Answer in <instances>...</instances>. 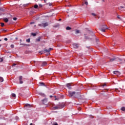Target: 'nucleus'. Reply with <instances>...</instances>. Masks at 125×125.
Segmentation results:
<instances>
[{
    "label": "nucleus",
    "mask_w": 125,
    "mask_h": 125,
    "mask_svg": "<svg viewBox=\"0 0 125 125\" xmlns=\"http://www.w3.org/2000/svg\"><path fill=\"white\" fill-rule=\"evenodd\" d=\"M106 86V84H104L103 85V87H104V86Z\"/></svg>",
    "instance_id": "a18cd8bd"
},
{
    "label": "nucleus",
    "mask_w": 125,
    "mask_h": 125,
    "mask_svg": "<svg viewBox=\"0 0 125 125\" xmlns=\"http://www.w3.org/2000/svg\"><path fill=\"white\" fill-rule=\"evenodd\" d=\"M68 96L69 97H73V96L74 97H79V96H81V93L80 92H76L75 91L72 92L71 91H69Z\"/></svg>",
    "instance_id": "f257e3e1"
},
{
    "label": "nucleus",
    "mask_w": 125,
    "mask_h": 125,
    "mask_svg": "<svg viewBox=\"0 0 125 125\" xmlns=\"http://www.w3.org/2000/svg\"><path fill=\"white\" fill-rule=\"evenodd\" d=\"M13 20H14L15 21H16L17 20V18H14Z\"/></svg>",
    "instance_id": "f704fd0d"
},
{
    "label": "nucleus",
    "mask_w": 125,
    "mask_h": 125,
    "mask_svg": "<svg viewBox=\"0 0 125 125\" xmlns=\"http://www.w3.org/2000/svg\"><path fill=\"white\" fill-rule=\"evenodd\" d=\"M92 15H93V16H96V14L95 13H92Z\"/></svg>",
    "instance_id": "2f4dec72"
},
{
    "label": "nucleus",
    "mask_w": 125,
    "mask_h": 125,
    "mask_svg": "<svg viewBox=\"0 0 125 125\" xmlns=\"http://www.w3.org/2000/svg\"><path fill=\"white\" fill-rule=\"evenodd\" d=\"M105 30H106V29H104L102 28H100V31H101L102 32H104V33L105 32Z\"/></svg>",
    "instance_id": "2eb2a0df"
},
{
    "label": "nucleus",
    "mask_w": 125,
    "mask_h": 125,
    "mask_svg": "<svg viewBox=\"0 0 125 125\" xmlns=\"http://www.w3.org/2000/svg\"><path fill=\"white\" fill-rule=\"evenodd\" d=\"M26 107H28V108H30V107H31V104H26Z\"/></svg>",
    "instance_id": "412c9836"
},
{
    "label": "nucleus",
    "mask_w": 125,
    "mask_h": 125,
    "mask_svg": "<svg viewBox=\"0 0 125 125\" xmlns=\"http://www.w3.org/2000/svg\"><path fill=\"white\" fill-rule=\"evenodd\" d=\"M1 46V45H0V47Z\"/></svg>",
    "instance_id": "6e6d98bb"
},
{
    "label": "nucleus",
    "mask_w": 125,
    "mask_h": 125,
    "mask_svg": "<svg viewBox=\"0 0 125 125\" xmlns=\"http://www.w3.org/2000/svg\"><path fill=\"white\" fill-rule=\"evenodd\" d=\"M30 39H28L26 40L27 42H30Z\"/></svg>",
    "instance_id": "c756f323"
},
{
    "label": "nucleus",
    "mask_w": 125,
    "mask_h": 125,
    "mask_svg": "<svg viewBox=\"0 0 125 125\" xmlns=\"http://www.w3.org/2000/svg\"><path fill=\"white\" fill-rule=\"evenodd\" d=\"M30 125H33V124H32V123H31V124H30Z\"/></svg>",
    "instance_id": "3c124183"
},
{
    "label": "nucleus",
    "mask_w": 125,
    "mask_h": 125,
    "mask_svg": "<svg viewBox=\"0 0 125 125\" xmlns=\"http://www.w3.org/2000/svg\"><path fill=\"white\" fill-rule=\"evenodd\" d=\"M42 103L43 104H45L47 102V99H44L43 100H42Z\"/></svg>",
    "instance_id": "f8f14e48"
},
{
    "label": "nucleus",
    "mask_w": 125,
    "mask_h": 125,
    "mask_svg": "<svg viewBox=\"0 0 125 125\" xmlns=\"http://www.w3.org/2000/svg\"><path fill=\"white\" fill-rule=\"evenodd\" d=\"M113 74L116 75V76H120L121 75V72L118 71H113Z\"/></svg>",
    "instance_id": "39448f33"
},
{
    "label": "nucleus",
    "mask_w": 125,
    "mask_h": 125,
    "mask_svg": "<svg viewBox=\"0 0 125 125\" xmlns=\"http://www.w3.org/2000/svg\"><path fill=\"white\" fill-rule=\"evenodd\" d=\"M0 24H1V27L4 26V23L3 22H1Z\"/></svg>",
    "instance_id": "a878e982"
},
{
    "label": "nucleus",
    "mask_w": 125,
    "mask_h": 125,
    "mask_svg": "<svg viewBox=\"0 0 125 125\" xmlns=\"http://www.w3.org/2000/svg\"><path fill=\"white\" fill-rule=\"evenodd\" d=\"M39 6H40V7H42V5L39 4Z\"/></svg>",
    "instance_id": "4c0bfd02"
},
{
    "label": "nucleus",
    "mask_w": 125,
    "mask_h": 125,
    "mask_svg": "<svg viewBox=\"0 0 125 125\" xmlns=\"http://www.w3.org/2000/svg\"><path fill=\"white\" fill-rule=\"evenodd\" d=\"M61 20H62L61 19H60L59 20V21H61Z\"/></svg>",
    "instance_id": "49530a36"
},
{
    "label": "nucleus",
    "mask_w": 125,
    "mask_h": 125,
    "mask_svg": "<svg viewBox=\"0 0 125 125\" xmlns=\"http://www.w3.org/2000/svg\"><path fill=\"white\" fill-rule=\"evenodd\" d=\"M66 85L67 87L68 88V89H71L72 88V85H71V84L67 83Z\"/></svg>",
    "instance_id": "0eeeda50"
},
{
    "label": "nucleus",
    "mask_w": 125,
    "mask_h": 125,
    "mask_svg": "<svg viewBox=\"0 0 125 125\" xmlns=\"http://www.w3.org/2000/svg\"><path fill=\"white\" fill-rule=\"evenodd\" d=\"M51 50H52V48H49L48 49H44V53H49Z\"/></svg>",
    "instance_id": "20e7f679"
},
{
    "label": "nucleus",
    "mask_w": 125,
    "mask_h": 125,
    "mask_svg": "<svg viewBox=\"0 0 125 125\" xmlns=\"http://www.w3.org/2000/svg\"><path fill=\"white\" fill-rule=\"evenodd\" d=\"M121 110L122 111H125V107H123L121 108Z\"/></svg>",
    "instance_id": "5701e85b"
},
{
    "label": "nucleus",
    "mask_w": 125,
    "mask_h": 125,
    "mask_svg": "<svg viewBox=\"0 0 125 125\" xmlns=\"http://www.w3.org/2000/svg\"><path fill=\"white\" fill-rule=\"evenodd\" d=\"M2 82H3V78L0 77V82L2 83Z\"/></svg>",
    "instance_id": "a211bd4d"
},
{
    "label": "nucleus",
    "mask_w": 125,
    "mask_h": 125,
    "mask_svg": "<svg viewBox=\"0 0 125 125\" xmlns=\"http://www.w3.org/2000/svg\"><path fill=\"white\" fill-rule=\"evenodd\" d=\"M115 60H116V58H113L112 59L110 60V62H113V61H115Z\"/></svg>",
    "instance_id": "f3484780"
},
{
    "label": "nucleus",
    "mask_w": 125,
    "mask_h": 125,
    "mask_svg": "<svg viewBox=\"0 0 125 125\" xmlns=\"http://www.w3.org/2000/svg\"><path fill=\"white\" fill-rule=\"evenodd\" d=\"M47 65V62H42V66L44 67V66H46Z\"/></svg>",
    "instance_id": "6e6552de"
},
{
    "label": "nucleus",
    "mask_w": 125,
    "mask_h": 125,
    "mask_svg": "<svg viewBox=\"0 0 125 125\" xmlns=\"http://www.w3.org/2000/svg\"><path fill=\"white\" fill-rule=\"evenodd\" d=\"M12 97H16V94H15V93H13L12 94Z\"/></svg>",
    "instance_id": "4be33fe9"
},
{
    "label": "nucleus",
    "mask_w": 125,
    "mask_h": 125,
    "mask_svg": "<svg viewBox=\"0 0 125 125\" xmlns=\"http://www.w3.org/2000/svg\"><path fill=\"white\" fill-rule=\"evenodd\" d=\"M72 45L74 48H78L79 47V45L76 43H73Z\"/></svg>",
    "instance_id": "423d86ee"
},
{
    "label": "nucleus",
    "mask_w": 125,
    "mask_h": 125,
    "mask_svg": "<svg viewBox=\"0 0 125 125\" xmlns=\"http://www.w3.org/2000/svg\"><path fill=\"white\" fill-rule=\"evenodd\" d=\"M34 23H35V22L32 21L30 22V25H32V24H34Z\"/></svg>",
    "instance_id": "c9c22d12"
},
{
    "label": "nucleus",
    "mask_w": 125,
    "mask_h": 125,
    "mask_svg": "<svg viewBox=\"0 0 125 125\" xmlns=\"http://www.w3.org/2000/svg\"><path fill=\"white\" fill-rule=\"evenodd\" d=\"M75 34H80V30H76Z\"/></svg>",
    "instance_id": "6ab92c4d"
},
{
    "label": "nucleus",
    "mask_w": 125,
    "mask_h": 125,
    "mask_svg": "<svg viewBox=\"0 0 125 125\" xmlns=\"http://www.w3.org/2000/svg\"><path fill=\"white\" fill-rule=\"evenodd\" d=\"M38 7H39V6L37 4L34 5V8H38Z\"/></svg>",
    "instance_id": "cd10ccee"
},
{
    "label": "nucleus",
    "mask_w": 125,
    "mask_h": 125,
    "mask_svg": "<svg viewBox=\"0 0 125 125\" xmlns=\"http://www.w3.org/2000/svg\"><path fill=\"white\" fill-rule=\"evenodd\" d=\"M13 66H16V63H14Z\"/></svg>",
    "instance_id": "79ce46f5"
},
{
    "label": "nucleus",
    "mask_w": 125,
    "mask_h": 125,
    "mask_svg": "<svg viewBox=\"0 0 125 125\" xmlns=\"http://www.w3.org/2000/svg\"><path fill=\"white\" fill-rule=\"evenodd\" d=\"M38 94H39V95H41V96H43V97H45V95H44V93H42V92H38Z\"/></svg>",
    "instance_id": "9b49d317"
},
{
    "label": "nucleus",
    "mask_w": 125,
    "mask_h": 125,
    "mask_svg": "<svg viewBox=\"0 0 125 125\" xmlns=\"http://www.w3.org/2000/svg\"><path fill=\"white\" fill-rule=\"evenodd\" d=\"M93 36H95V35H94V34H93Z\"/></svg>",
    "instance_id": "603ef678"
},
{
    "label": "nucleus",
    "mask_w": 125,
    "mask_h": 125,
    "mask_svg": "<svg viewBox=\"0 0 125 125\" xmlns=\"http://www.w3.org/2000/svg\"><path fill=\"white\" fill-rule=\"evenodd\" d=\"M50 98H51L52 97V95H50Z\"/></svg>",
    "instance_id": "de8ad7c7"
},
{
    "label": "nucleus",
    "mask_w": 125,
    "mask_h": 125,
    "mask_svg": "<svg viewBox=\"0 0 125 125\" xmlns=\"http://www.w3.org/2000/svg\"><path fill=\"white\" fill-rule=\"evenodd\" d=\"M36 42H41V37H39L37 39H36Z\"/></svg>",
    "instance_id": "aec40b11"
},
{
    "label": "nucleus",
    "mask_w": 125,
    "mask_h": 125,
    "mask_svg": "<svg viewBox=\"0 0 125 125\" xmlns=\"http://www.w3.org/2000/svg\"><path fill=\"white\" fill-rule=\"evenodd\" d=\"M20 45H23V46H27V45H28V44H25V43H20Z\"/></svg>",
    "instance_id": "dca6fc26"
},
{
    "label": "nucleus",
    "mask_w": 125,
    "mask_h": 125,
    "mask_svg": "<svg viewBox=\"0 0 125 125\" xmlns=\"http://www.w3.org/2000/svg\"><path fill=\"white\" fill-rule=\"evenodd\" d=\"M4 41H7V38H4Z\"/></svg>",
    "instance_id": "a19ab883"
},
{
    "label": "nucleus",
    "mask_w": 125,
    "mask_h": 125,
    "mask_svg": "<svg viewBox=\"0 0 125 125\" xmlns=\"http://www.w3.org/2000/svg\"><path fill=\"white\" fill-rule=\"evenodd\" d=\"M71 27H69V26H67L66 27V30H71Z\"/></svg>",
    "instance_id": "b1692460"
},
{
    "label": "nucleus",
    "mask_w": 125,
    "mask_h": 125,
    "mask_svg": "<svg viewBox=\"0 0 125 125\" xmlns=\"http://www.w3.org/2000/svg\"><path fill=\"white\" fill-rule=\"evenodd\" d=\"M11 48H14V45L13 44L11 45Z\"/></svg>",
    "instance_id": "7c9ffc66"
},
{
    "label": "nucleus",
    "mask_w": 125,
    "mask_h": 125,
    "mask_svg": "<svg viewBox=\"0 0 125 125\" xmlns=\"http://www.w3.org/2000/svg\"><path fill=\"white\" fill-rule=\"evenodd\" d=\"M96 42H99V40L97 39H96Z\"/></svg>",
    "instance_id": "473e14b6"
},
{
    "label": "nucleus",
    "mask_w": 125,
    "mask_h": 125,
    "mask_svg": "<svg viewBox=\"0 0 125 125\" xmlns=\"http://www.w3.org/2000/svg\"><path fill=\"white\" fill-rule=\"evenodd\" d=\"M22 76H20L19 77L20 83L21 84L23 83V81H22Z\"/></svg>",
    "instance_id": "1a4fd4ad"
},
{
    "label": "nucleus",
    "mask_w": 125,
    "mask_h": 125,
    "mask_svg": "<svg viewBox=\"0 0 125 125\" xmlns=\"http://www.w3.org/2000/svg\"><path fill=\"white\" fill-rule=\"evenodd\" d=\"M48 4H49V6H51V5H52L51 3H49Z\"/></svg>",
    "instance_id": "58836bf2"
},
{
    "label": "nucleus",
    "mask_w": 125,
    "mask_h": 125,
    "mask_svg": "<svg viewBox=\"0 0 125 125\" xmlns=\"http://www.w3.org/2000/svg\"><path fill=\"white\" fill-rule=\"evenodd\" d=\"M85 4H86V5H87V4H88L87 1L85 2Z\"/></svg>",
    "instance_id": "e433bc0d"
},
{
    "label": "nucleus",
    "mask_w": 125,
    "mask_h": 125,
    "mask_svg": "<svg viewBox=\"0 0 125 125\" xmlns=\"http://www.w3.org/2000/svg\"><path fill=\"white\" fill-rule=\"evenodd\" d=\"M3 61V60L2 59H1L0 62H2Z\"/></svg>",
    "instance_id": "ea45409f"
},
{
    "label": "nucleus",
    "mask_w": 125,
    "mask_h": 125,
    "mask_svg": "<svg viewBox=\"0 0 125 125\" xmlns=\"http://www.w3.org/2000/svg\"><path fill=\"white\" fill-rule=\"evenodd\" d=\"M27 5H28V4H24L23 5V6L25 7V6H27Z\"/></svg>",
    "instance_id": "72a5a7b5"
},
{
    "label": "nucleus",
    "mask_w": 125,
    "mask_h": 125,
    "mask_svg": "<svg viewBox=\"0 0 125 125\" xmlns=\"http://www.w3.org/2000/svg\"><path fill=\"white\" fill-rule=\"evenodd\" d=\"M120 61H122V60L121 59H119Z\"/></svg>",
    "instance_id": "8fccbe9b"
},
{
    "label": "nucleus",
    "mask_w": 125,
    "mask_h": 125,
    "mask_svg": "<svg viewBox=\"0 0 125 125\" xmlns=\"http://www.w3.org/2000/svg\"><path fill=\"white\" fill-rule=\"evenodd\" d=\"M39 83L41 86H44V85H45L44 83H43L42 82H40V83Z\"/></svg>",
    "instance_id": "4468645a"
},
{
    "label": "nucleus",
    "mask_w": 125,
    "mask_h": 125,
    "mask_svg": "<svg viewBox=\"0 0 125 125\" xmlns=\"http://www.w3.org/2000/svg\"><path fill=\"white\" fill-rule=\"evenodd\" d=\"M117 18H119V19H121V17H120V16H118Z\"/></svg>",
    "instance_id": "37998d69"
},
{
    "label": "nucleus",
    "mask_w": 125,
    "mask_h": 125,
    "mask_svg": "<svg viewBox=\"0 0 125 125\" xmlns=\"http://www.w3.org/2000/svg\"><path fill=\"white\" fill-rule=\"evenodd\" d=\"M17 39H18L17 38H16V40H17Z\"/></svg>",
    "instance_id": "864d4df0"
},
{
    "label": "nucleus",
    "mask_w": 125,
    "mask_h": 125,
    "mask_svg": "<svg viewBox=\"0 0 125 125\" xmlns=\"http://www.w3.org/2000/svg\"><path fill=\"white\" fill-rule=\"evenodd\" d=\"M54 125H58L57 124H55Z\"/></svg>",
    "instance_id": "09e8293b"
},
{
    "label": "nucleus",
    "mask_w": 125,
    "mask_h": 125,
    "mask_svg": "<svg viewBox=\"0 0 125 125\" xmlns=\"http://www.w3.org/2000/svg\"><path fill=\"white\" fill-rule=\"evenodd\" d=\"M84 38L86 40H89L90 39L89 37H88V36H85Z\"/></svg>",
    "instance_id": "393cba45"
},
{
    "label": "nucleus",
    "mask_w": 125,
    "mask_h": 125,
    "mask_svg": "<svg viewBox=\"0 0 125 125\" xmlns=\"http://www.w3.org/2000/svg\"><path fill=\"white\" fill-rule=\"evenodd\" d=\"M31 35L33 36V37H36V33H31Z\"/></svg>",
    "instance_id": "c85d7f7f"
},
{
    "label": "nucleus",
    "mask_w": 125,
    "mask_h": 125,
    "mask_svg": "<svg viewBox=\"0 0 125 125\" xmlns=\"http://www.w3.org/2000/svg\"><path fill=\"white\" fill-rule=\"evenodd\" d=\"M102 28L104 29V30H107L108 29V27L107 26V25H103V26L102 27Z\"/></svg>",
    "instance_id": "9d476101"
},
{
    "label": "nucleus",
    "mask_w": 125,
    "mask_h": 125,
    "mask_svg": "<svg viewBox=\"0 0 125 125\" xmlns=\"http://www.w3.org/2000/svg\"><path fill=\"white\" fill-rule=\"evenodd\" d=\"M21 42H22V40H20V43H21Z\"/></svg>",
    "instance_id": "c03bdc74"
},
{
    "label": "nucleus",
    "mask_w": 125,
    "mask_h": 125,
    "mask_svg": "<svg viewBox=\"0 0 125 125\" xmlns=\"http://www.w3.org/2000/svg\"><path fill=\"white\" fill-rule=\"evenodd\" d=\"M40 53H41V54H43V53H44V51H42L40 52Z\"/></svg>",
    "instance_id": "bb28decb"
},
{
    "label": "nucleus",
    "mask_w": 125,
    "mask_h": 125,
    "mask_svg": "<svg viewBox=\"0 0 125 125\" xmlns=\"http://www.w3.org/2000/svg\"><path fill=\"white\" fill-rule=\"evenodd\" d=\"M38 26H39V27H43V28H45V27H47V26H48V23L47 22L42 23L39 24Z\"/></svg>",
    "instance_id": "7ed1b4c3"
},
{
    "label": "nucleus",
    "mask_w": 125,
    "mask_h": 125,
    "mask_svg": "<svg viewBox=\"0 0 125 125\" xmlns=\"http://www.w3.org/2000/svg\"><path fill=\"white\" fill-rule=\"evenodd\" d=\"M3 21H4V22H5L6 23H7V22H8V19L5 18H3Z\"/></svg>",
    "instance_id": "ddd939ff"
},
{
    "label": "nucleus",
    "mask_w": 125,
    "mask_h": 125,
    "mask_svg": "<svg viewBox=\"0 0 125 125\" xmlns=\"http://www.w3.org/2000/svg\"><path fill=\"white\" fill-rule=\"evenodd\" d=\"M64 107H65V104H58L56 106L54 107L53 109H54V110H59L60 109H62V108H64Z\"/></svg>",
    "instance_id": "f03ea898"
},
{
    "label": "nucleus",
    "mask_w": 125,
    "mask_h": 125,
    "mask_svg": "<svg viewBox=\"0 0 125 125\" xmlns=\"http://www.w3.org/2000/svg\"><path fill=\"white\" fill-rule=\"evenodd\" d=\"M103 0V1H104V0Z\"/></svg>",
    "instance_id": "5fc2aeb1"
}]
</instances>
